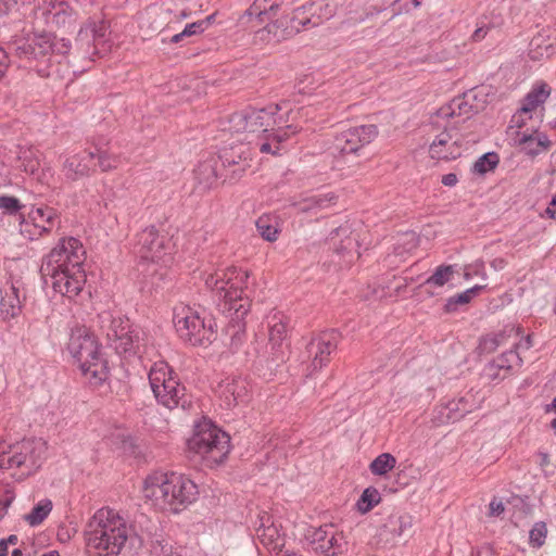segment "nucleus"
<instances>
[{
	"instance_id": "f257e3e1",
	"label": "nucleus",
	"mask_w": 556,
	"mask_h": 556,
	"mask_svg": "<svg viewBox=\"0 0 556 556\" xmlns=\"http://www.w3.org/2000/svg\"><path fill=\"white\" fill-rule=\"evenodd\" d=\"M249 274L236 267L217 270L205 278V285L218 296L219 311L230 317L225 329L229 337V348L237 352L245 339L244 316L250 311V300L243 295V288L248 286Z\"/></svg>"
},
{
	"instance_id": "f03ea898",
	"label": "nucleus",
	"mask_w": 556,
	"mask_h": 556,
	"mask_svg": "<svg viewBox=\"0 0 556 556\" xmlns=\"http://www.w3.org/2000/svg\"><path fill=\"white\" fill-rule=\"evenodd\" d=\"M85 254L78 239H61L42 258L40 273L45 283H50L55 292L68 299L77 296L86 283Z\"/></svg>"
},
{
	"instance_id": "7ed1b4c3",
	"label": "nucleus",
	"mask_w": 556,
	"mask_h": 556,
	"mask_svg": "<svg viewBox=\"0 0 556 556\" xmlns=\"http://www.w3.org/2000/svg\"><path fill=\"white\" fill-rule=\"evenodd\" d=\"M134 528L138 529L136 521L128 526L114 509L103 507L88 520L84 529L85 542L98 556H118L127 540L135 538Z\"/></svg>"
},
{
	"instance_id": "20e7f679",
	"label": "nucleus",
	"mask_w": 556,
	"mask_h": 556,
	"mask_svg": "<svg viewBox=\"0 0 556 556\" xmlns=\"http://www.w3.org/2000/svg\"><path fill=\"white\" fill-rule=\"evenodd\" d=\"M143 496L156 509L179 513L192 504L199 494L197 484L177 472H154L143 484Z\"/></svg>"
},
{
	"instance_id": "39448f33",
	"label": "nucleus",
	"mask_w": 556,
	"mask_h": 556,
	"mask_svg": "<svg viewBox=\"0 0 556 556\" xmlns=\"http://www.w3.org/2000/svg\"><path fill=\"white\" fill-rule=\"evenodd\" d=\"M67 350L90 384L99 386L108 379V363L102 357L100 345L89 329L86 327L74 328Z\"/></svg>"
},
{
	"instance_id": "423d86ee",
	"label": "nucleus",
	"mask_w": 556,
	"mask_h": 556,
	"mask_svg": "<svg viewBox=\"0 0 556 556\" xmlns=\"http://www.w3.org/2000/svg\"><path fill=\"white\" fill-rule=\"evenodd\" d=\"M188 447L199 455L207 467L223 464L230 452V437L211 420L203 418L194 425Z\"/></svg>"
},
{
	"instance_id": "0eeeda50",
	"label": "nucleus",
	"mask_w": 556,
	"mask_h": 556,
	"mask_svg": "<svg viewBox=\"0 0 556 556\" xmlns=\"http://www.w3.org/2000/svg\"><path fill=\"white\" fill-rule=\"evenodd\" d=\"M149 383L157 403L164 407L187 409L191 406V396L186 387L166 362L159 361L151 366Z\"/></svg>"
},
{
	"instance_id": "6e6552de",
	"label": "nucleus",
	"mask_w": 556,
	"mask_h": 556,
	"mask_svg": "<svg viewBox=\"0 0 556 556\" xmlns=\"http://www.w3.org/2000/svg\"><path fill=\"white\" fill-rule=\"evenodd\" d=\"M46 450L41 439H24L12 444L0 441V469H20L22 476H29L41 466Z\"/></svg>"
},
{
	"instance_id": "1a4fd4ad",
	"label": "nucleus",
	"mask_w": 556,
	"mask_h": 556,
	"mask_svg": "<svg viewBox=\"0 0 556 556\" xmlns=\"http://www.w3.org/2000/svg\"><path fill=\"white\" fill-rule=\"evenodd\" d=\"M173 323L179 338L192 346L207 345L215 339L213 319L201 316L198 309L184 303L174 307Z\"/></svg>"
},
{
	"instance_id": "9d476101",
	"label": "nucleus",
	"mask_w": 556,
	"mask_h": 556,
	"mask_svg": "<svg viewBox=\"0 0 556 556\" xmlns=\"http://www.w3.org/2000/svg\"><path fill=\"white\" fill-rule=\"evenodd\" d=\"M109 26L105 21H87L78 30L74 46L71 45L73 61L93 62L96 56L102 58L111 50L108 39Z\"/></svg>"
},
{
	"instance_id": "9b49d317",
	"label": "nucleus",
	"mask_w": 556,
	"mask_h": 556,
	"mask_svg": "<svg viewBox=\"0 0 556 556\" xmlns=\"http://www.w3.org/2000/svg\"><path fill=\"white\" fill-rule=\"evenodd\" d=\"M281 108L278 104H269L262 109H245L231 114L228 118V130L232 134L264 135L269 131V127L282 123V115L279 114Z\"/></svg>"
},
{
	"instance_id": "f8f14e48",
	"label": "nucleus",
	"mask_w": 556,
	"mask_h": 556,
	"mask_svg": "<svg viewBox=\"0 0 556 556\" xmlns=\"http://www.w3.org/2000/svg\"><path fill=\"white\" fill-rule=\"evenodd\" d=\"M9 49L21 59L43 60L51 53L68 54L71 41L65 38L58 39L50 34H40L15 39Z\"/></svg>"
},
{
	"instance_id": "ddd939ff",
	"label": "nucleus",
	"mask_w": 556,
	"mask_h": 556,
	"mask_svg": "<svg viewBox=\"0 0 556 556\" xmlns=\"http://www.w3.org/2000/svg\"><path fill=\"white\" fill-rule=\"evenodd\" d=\"M61 225L60 212L47 204L31 205L22 219L20 233L28 240H36L49 235Z\"/></svg>"
},
{
	"instance_id": "4468645a",
	"label": "nucleus",
	"mask_w": 556,
	"mask_h": 556,
	"mask_svg": "<svg viewBox=\"0 0 556 556\" xmlns=\"http://www.w3.org/2000/svg\"><path fill=\"white\" fill-rule=\"evenodd\" d=\"M218 160L222 162L225 180L238 181L251 166V149L247 143L225 146L219 150Z\"/></svg>"
},
{
	"instance_id": "2eb2a0df",
	"label": "nucleus",
	"mask_w": 556,
	"mask_h": 556,
	"mask_svg": "<svg viewBox=\"0 0 556 556\" xmlns=\"http://www.w3.org/2000/svg\"><path fill=\"white\" fill-rule=\"evenodd\" d=\"M309 544L313 551L323 556H345L349 551L345 535L333 525L314 529L309 534Z\"/></svg>"
},
{
	"instance_id": "dca6fc26",
	"label": "nucleus",
	"mask_w": 556,
	"mask_h": 556,
	"mask_svg": "<svg viewBox=\"0 0 556 556\" xmlns=\"http://www.w3.org/2000/svg\"><path fill=\"white\" fill-rule=\"evenodd\" d=\"M167 243L166 236L161 235L154 226H150L136 236L134 253L141 261L156 263L167 255Z\"/></svg>"
},
{
	"instance_id": "f3484780",
	"label": "nucleus",
	"mask_w": 556,
	"mask_h": 556,
	"mask_svg": "<svg viewBox=\"0 0 556 556\" xmlns=\"http://www.w3.org/2000/svg\"><path fill=\"white\" fill-rule=\"evenodd\" d=\"M378 136L376 125H361L349 128L334 137L333 147L341 154L358 152Z\"/></svg>"
},
{
	"instance_id": "a211bd4d",
	"label": "nucleus",
	"mask_w": 556,
	"mask_h": 556,
	"mask_svg": "<svg viewBox=\"0 0 556 556\" xmlns=\"http://www.w3.org/2000/svg\"><path fill=\"white\" fill-rule=\"evenodd\" d=\"M464 138L455 128L444 126L429 147V155L433 160L450 161L459 157L463 153Z\"/></svg>"
},
{
	"instance_id": "6ab92c4d",
	"label": "nucleus",
	"mask_w": 556,
	"mask_h": 556,
	"mask_svg": "<svg viewBox=\"0 0 556 556\" xmlns=\"http://www.w3.org/2000/svg\"><path fill=\"white\" fill-rule=\"evenodd\" d=\"M340 339V332L330 329L318 333L309 341L307 352L312 357L314 370L321 369L330 362V355L337 350Z\"/></svg>"
},
{
	"instance_id": "aec40b11",
	"label": "nucleus",
	"mask_w": 556,
	"mask_h": 556,
	"mask_svg": "<svg viewBox=\"0 0 556 556\" xmlns=\"http://www.w3.org/2000/svg\"><path fill=\"white\" fill-rule=\"evenodd\" d=\"M106 338L118 354L135 352L139 340L138 332L131 329L129 319L121 316L111 319Z\"/></svg>"
},
{
	"instance_id": "412c9836",
	"label": "nucleus",
	"mask_w": 556,
	"mask_h": 556,
	"mask_svg": "<svg viewBox=\"0 0 556 556\" xmlns=\"http://www.w3.org/2000/svg\"><path fill=\"white\" fill-rule=\"evenodd\" d=\"M136 523H138V529L134 528V536L139 540L140 544L150 540L152 553L157 556L173 555L174 547L169 540L156 534L157 526L144 514L136 517Z\"/></svg>"
},
{
	"instance_id": "4be33fe9",
	"label": "nucleus",
	"mask_w": 556,
	"mask_h": 556,
	"mask_svg": "<svg viewBox=\"0 0 556 556\" xmlns=\"http://www.w3.org/2000/svg\"><path fill=\"white\" fill-rule=\"evenodd\" d=\"M61 172L70 182L87 178L96 172V154L87 150L72 154L64 160Z\"/></svg>"
},
{
	"instance_id": "5701e85b",
	"label": "nucleus",
	"mask_w": 556,
	"mask_h": 556,
	"mask_svg": "<svg viewBox=\"0 0 556 556\" xmlns=\"http://www.w3.org/2000/svg\"><path fill=\"white\" fill-rule=\"evenodd\" d=\"M329 241L334 252L343 257L346 264L358 258V241L356 236L353 235V230L349 224L341 225L333 229L329 235Z\"/></svg>"
},
{
	"instance_id": "b1692460",
	"label": "nucleus",
	"mask_w": 556,
	"mask_h": 556,
	"mask_svg": "<svg viewBox=\"0 0 556 556\" xmlns=\"http://www.w3.org/2000/svg\"><path fill=\"white\" fill-rule=\"evenodd\" d=\"M27 205L11 194H0V229L10 231V228L21 231L22 219H25Z\"/></svg>"
},
{
	"instance_id": "393cba45",
	"label": "nucleus",
	"mask_w": 556,
	"mask_h": 556,
	"mask_svg": "<svg viewBox=\"0 0 556 556\" xmlns=\"http://www.w3.org/2000/svg\"><path fill=\"white\" fill-rule=\"evenodd\" d=\"M470 98H476V94L473 92H465L462 97L453 99L437 111V116L443 119L463 117V121H466L473 114L486 109V104H471Z\"/></svg>"
},
{
	"instance_id": "a878e982",
	"label": "nucleus",
	"mask_w": 556,
	"mask_h": 556,
	"mask_svg": "<svg viewBox=\"0 0 556 556\" xmlns=\"http://www.w3.org/2000/svg\"><path fill=\"white\" fill-rule=\"evenodd\" d=\"M257 539L261 544L276 556L282 553L285 546V536L280 533V529L273 521V517L267 513L260 515V523L256 527Z\"/></svg>"
},
{
	"instance_id": "bb28decb",
	"label": "nucleus",
	"mask_w": 556,
	"mask_h": 556,
	"mask_svg": "<svg viewBox=\"0 0 556 556\" xmlns=\"http://www.w3.org/2000/svg\"><path fill=\"white\" fill-rule=\"evenodd\" d=\"M36 18H41L50 28H64L74 22V12L64 1H50L48 7L36 11Z\"/></svg>"
},
{
	"instance_id": "cd10ccee",
	"label": "nucleus",
	"mask_w": 556,
	"mask_h": 556,
	"mask_svg": "<svg viewBox=\"0 0 556 556\" xmlns=\"http://www.w3.org/2000/svg\"><path fill=\"white\" fill-rule=\"evenodd\" d=\"M217 393L226 408L248 400V382L241 377H228L219 382Z\"/></svg>"
},
{
	"instance_id": "c85d7f7f",
	"label": "nucleus",
	"mask_w": 556,
	"mask_h": 556,
	"mask_svg": "<svg viewBox=\"0 0 556 556\" xmlns=\"http://www.w3.org/2000/svg\"><path fill=\"white\" fill-rule=\"evenodd\" d=\"M307 114L308 109L301 108L296 111L290 110L286 117L282 115L281 124H276L275 126L269 127L268 135L271 140L280 147L283 141L288 140L292 135L298 134L302 129V126L295 123V121L300 117L307 116Z\"/></svg>"
},
{
	"instance_id": "c756f323",
	"label": "nucleus",
	"mask_w": 556,
	"mask_h": 556,
	"mask_svg": "<svg viewBox=\"0 0 556 556\" xmlns=\"http://www.w3.org/2000/svg\"><path fill=\"white\" fill-rule=\"evenodd\" d=\"M511 146L520 147L521 151L529 156H536L549 150L552 141L545 132L539 129L525 130V135L510 141Z\"/></svg>"
},
{
	"instance_id": "7c9ffc66",
	"label": "nucleus",
	"mask_w": 556,
	"mask_h": 556,
	"mask_svg": "<svg viewBox=\"0 0 556 556\" xmlns=\"http://www.w3.org/2000/svg\"><path fill=\"white\" fill-rule=\"evenodd\" d=\"M536 112H532L525 105L520 104V108L513 114L508 127L506 129L507 138L510 141L525 135V130L536 129L533 117Z\"/></svg>"
},
{
	"instance_id": "2f4dec72",
	"label": "nucleus",
	"mask_w": 556,
	"mask_h": 556,
	"mask_svg": "<svg viewBox=\"0 0 556 556\" xmlns=\"http://www.w3.org/2000/svg\"><path fill=\"white\" fill-rule=\"evenodd\" d=\"M520 357L516 351L509 349L489 363V380L500 381L508 377L511 368L520 364Z\"/></svg>"
},
{
	"instance_id": "473e14b6",
	"label": "nucleus",
	"mask_w": 556,
	"mask_h": 556,
	"mask_svg": "<svg viewBox=\"0 0 556 556\" xmlns=\"http://www.w3.org/2000/svg\"><path fill=\"white\" fill-rule=\"evenodd\" d=\"M0 311L5 319L15 318L21 314L22 299L17 282L7 283L1 290Z\"/></svg>"
},
{
	"instance_id": "72a5a7b5",
	"label": "nucleus",
	"mask_w": 556,
	"mask_h": 556,
	"mask_svg": "<svg viewBox=\"0 0 556 556\" xmlns=\"http://www.w3.org/2000/svg\"><path fill=\"white\" fill-rule=\"evenodd\" d=\"M338 197L333 192L316 193L305 197L293 205L299 213L318 214L337 203Z\"/></svg>"
},
{
	"instance_id": "f704fd0d",
	"label": "nucleus",
	"mask_w": 556,
	"mask_h": 556,
	"mask_svg": "<svg viewBox=\"0 0 556 556\" xmlns=\"http://www.w3.org/2000/svg\"><path fill=\"white\" fill-rule=\"evenodd\" d=\"M217 161L215 159H207L198 164L193 170L197 188L205 192L216 186L218 177H222L217 172Z\"/></svg>"
},
{
	"instance_id": "c9c22d12",
	"label": "nucleus",
	"mask_w": 556,
	"mask_h": 556,
	"mask_svg": "<svg viewBox=\"0 0 556 556\" xmlns=\"http://www.w3.org/2000/svg\"><path fill=\"white\" fill-rule=\"evenodd\" d=\"M413 533V517L409 514H392L381 528L380 535L409 536Z\"/></svg>"
},
{
	"instance_id": "e433bc0d",
	"label": "nucleus",
	"mask_w": 556,
	"mask_h": 556,
	"mask_svg": "<svg viewBox=\"0 0 556 556\" xmlns=\"http://www.w3.org/2000/svg\"><path fill=\"white\" fill-rule=\"evenodd\" d=\"M551 93L552 88L547 83L543 80L535 81L530 91L522 99L521 104L532 112L538 113L539 110H543V105Z\"/></svg>"
},
{
	"instance_id": "4c0bfd02",
	"label": "nucleus",
	"mask_w": 556,
	"mask_h": 556,
	"mask_svg": "<svg viewBox=\"0 0 556 556\" xmlns=\"http://www.w3.org/2000/svg\"><path fill=\"white\" fill-rule=\"evenodd\" d=\"M269 327V343L273 349V361H283V355L279 354V348L287 337V325L282 320V316L275 314L268 324Z\"/></svg>"
},
{
	"instance_id": "58836bf2",
	"label": "nucleus",
	"mask_w": 556,
	"mask_h": 556,
	"mask_svg": "<svg viewBox=\"0 0 556 556\" xmlns=\"http://www.w3.org/2000/svg\"><path fill=\"white\" fill-rule=\"evenodd\" d=\"M285 2V0H254L245 13L249 16H256L261 22L271 21L278 15Z\"/></svg>"
},
{
	"instance_id": "ea45409f",
	"label": "nucleus",
	"mask_w": 556,
	"mask_h": 556,
	"mask_svg": "<svg viewBox=\"0 0 556 556\" xmlns=\"http://www.w3.org/2000/svg\"><path fill=\"white\" fill-rule=\"evenodd\" d=\"M256 229L263 239L274 242L278 239L279 219L277 216L264 214L255 223Z\"/></svg>"
},
{
	"instance_id": "a19ab883",
	"label": "nucleus",
	"mask_w": 556,
	"mask_h": 556,
	"mask_svg": "<svg viewBox=\"0 0 556 556\" xmlns=\"http://www.w3.org/2000/svg\"><path fill=\"white\" fill-rule=\"evenodd\" d=\"M52 507V501L49 498H43L39 501L27 515L24 516V519L31 527L39 526L49 516Z\"/></svg>"
},
{
	"instance_id": "79ce46f5",
	"label": "nucleus",
	"mask_w": 556,
	"mask_h": 556,
	"mask_svg": "<svg viewBox=\"0 0 556 556\" xmlns=\"http://www.w3.org/2000/svg\"><path fill=\"white\" fill-rule=\"evenodd\" d=\"M396 465V458L390 453L378 455L369 465V469L375 476H384Z\"/></svg>"
},
{
	"instance_id": "37998d69",
	"label": "nucleus",
	"mask_w": 556,
	"mask_h": 556,
	"mask_svg": "<svg viewBox=\"0 0 556 556\" xmlns=\"http://www.w3.org/2000/svg\"><path fill=\"white\" fill-rule=\"evenodd\" d=\"M454 273V266L441 265L425 280L424 286L443 287L453 278Z\"/></svg>"
},
{
	"instance_id": "c03bdc74",
	"label": "nucleus",
	"mask_w": 556,
	"mask_h": 556,
	"mask_svg": "<svg viewBox=\"0 0 556 556\" xmlns=\"http://www.w3.org/2000/svg\"><path fill=\"white\" fill-rule=\"evenodd\" d=\"M381 501V495L379 491L372 486L367 488L363 491L359 500L357 501V508L361 513H368L379 504Z\"/></svg>"
},
{
	"instance_id": "a18cd8bd",
	"label": "nucleus",
	"mask_w": 556,
	"mask_h": 556,
	"mask_svg": "<svg viewBox=\"0 0 556 556\" xmlns=\"http://www.w3.org/2000/svg\"><path fill=\"white\" fill-rule=\"evenodd\" d=\"M480 289H481V287H473V288L467 289L466 291H464L457 295L451 296L450 299H447V301L444 305V311L446 313L455 312L457 309L458 305H464V304L469 303Z\"/></svg>"
},
{
	"instance_id": "49530a36",
	"label": "nucleus",
	"mask_w": 556,
	"mask_h": 556,
	"mask_svg": "<svg viewBox=\"0 0 556 556\" xmlns=\"http://www.w3.org/2000/svg\"><path fill=\"white\" fill-rule=\"evenodd\" d=\"M96 166L98 165L101 172H110L117 168L119 164V156L109 153L108 150L96 149Z\"/></svg>"
},
{
	"instance_id": "de8ad7c7",
	"label": "nucleus",
	"mask_w": 556,
	"mask_h": 556,
	"mask_svg": "<svg viewBox=\"0 0 556 556\" xmlns=\"http://www.w3.org/2000/svg\"><path fill=\"white\" fill-rule=\"evenodd\" d=\"M320 18L313 20L305 15V8H300L294 11V14L290 21V27L292 30L299 33L301 29H307L309 26L315 27L319 24Z\"/></svg>"
},
{
	"instance_id": "09e8293b",
	"label": "nucleus",
	"mask_w": 556,
	"mask_h": 556,
	"mask_svg": "<svg viewBox=\"0 0 556 556\" xmlns=\"http://www.w3.org/2000/svg\"><path fill=\"white\" fill-rule=\"evenodd\" d=\"M546 536V523L543 521H538L533 525L529 532V544L534 548H539L545 543Z\"/></svg>"
},
{
	"instance_id": "8fccbe9b",
	"label": "nucleus",
	"mask_w": 556,
	"mask_h": 556,
	"mask_svg": "<svg viewBox=\"0 0 556 556\" xmlns=\"http://www.w3.org/2000/svg\"><path fill=\"white\" fill-rule=\"evenodd\" d=\"M258 141L256 144L258 146V149L262 153H267L271 155H278L280 152V147L275 143V141L271 140L270 136L267 134L258 135L257 136Z\"/></svg>"
},
{
	"instance_id": "3c124183",
	"label": "nucleus",
	"mask_w": 556,
	"mask_h": 556,
	"mask_svg": "<svg viewBox=\"0 0 556 556\" xmlns=\"http://www.w3.org/2000/svg\"><path fill=\"white\" fill-rule=\"evenodd\" d=\"M417 247L415 233H405L401 237L399 245L394 248L396 255H403L404 252H408Z\"/></svg>"
},
{
	"instance_id": "603ef678",
	"label": "nucleus",
	"mask_w": 556,
	"mask_h": 556,
	"mask_svg": "<svg viewBox=\"0 0 556 556\" xmlns=\"http://www.w3.org/2000/svg\"><path fill=\"white\" fill-rule=\"evenodd\" d=\"M471 179H483L486 174V153L482 154L470 168Z\"/></svg>"
},
{
	"instance_id": "864d4df0",
	"label": "nucleus",
	"mask_w": 556,
	"mask_h": 556,
	"mask_svg": "<svg viewBox=\"0 0 556 556\" xmlns=\"http://www.w3.org/2000/svg\"><path fill=\"white\" fill-rule=\"evenodd\" d=\"M465 401H466L465 399H460L458 402H450L448 403V405L445 407V409L448 410L447 416H446L447 420L455 421L458 417H463L466 413L469 412L467 409H463L459 415H454V416L451 415L452 413L460 410L459 405L463 404Z\"/></svg>"
},
{
	"instance_id": "5fc2aeb1",
	"label": "nucleus",
	"mask_w": 556,
	"mask_h": 556,
	"mask_svg": "<svg viewBox=\"0 0 556 556\" xmlns=\"http://www.w3.org/2000/svg\"><path fill=\"white\" fill-rule=\"evenodd\" d=\"M204 29H205V22H200V21L188 24L184 28L185 34H187L188 36L203 33Z\"/></svg>"
},
{
	"instance_id": "6e6d98bb",
	"label": "nucleus",
	"mask_w": 556,
	"mask_h": 556,
	"mask_svg": "<svg viewBox=\"0 0 556 556\" xmlns=\"http://www.w3.org/2000/svg\"><path fill=\"white\" fill-rule=\"evenodd\" d=\"M505 510L504 503L502 501H497L493 498L489 503V514L493 516H500Z\"/></svg>"
},
{
	"instance_id": "4d7b16f0",
	"label": "nucleus",
	"mask_w": 556,
	"mask_h": 556,
	"mask_svg": "<svg viewBox=\"0 0 556 556\" xmlns=\"http://www.w3.org/2000/svg\"><path fill=\"white\" fill-rule=\"evenodd\" d=\"M468 92H473L476 98H470L471 104H486V93L483 92V89L473 88Z\"/></svg>"
},
{
	"instance_id": "13d9d810",
	"label": "nucleus",
	"mask_w": 556,
	"mask_h": 556,
	"mask_svg": "<svg viewBox=\"0 0 556 556\" xmlns=\"http://www.w3.org/2000/svg\"><path fill=\"white\" fill-rule=\"evenodd\" d=\"M17 4V0H0V16L9 14Z\"/></svg>"
},
{
	"instance_id": "bf43d9fd",
	"label": "nucleus",
	"mask_w": 556,
	"mask_h": 556,
	"mask_svg": "<svg viewBox=\"0 0 556 556\" xmlns=\"http://www.w3.org/2000/svg\"><path fill=\"white\" fill-rule=\"evenodd\" d=\"M542 217H548L552 219H556V194L549 201L547 207L545 208Z\"/></svg>"
},
{
	"instance_id": "052dcab7",
	"label": "nucleus",
	"mask_w": 556,
	"mask_h": 556,
	"mask_svg": "<svg viewBox=\"0 0 556 556\" xmlns=\"http://www.w3.org/2000/svg\"><path fill=\"white\" fill-rule=\"evenodd\" d=\"M441 182L446 187H454L458 182V177L454 173H448L442 176Z\"/></svg>"
},
{
	"instance_id": "680f3d73",
	"label": "nucleus",
	"mask_w": 556,
	"mask_h": 556,
	"mask_svg": "<svg viewBox=\"0 0 556 556\" xmlns=\"http://www.w3.org/2000/svg\"><path fill=\"white\" fill-rule=\"evenodd\" d=\"M280 24L282 25V22H280ZM279 28V21H275V22H271V23H268L265 27V29L267 30L268 34H273L274 37L277 39V40H280V38H282L281 36H278L277 35V29Z\"/></svg>"
},
{
	"instance_id": "e2e57ef3",
	"label": "nucleus",
	"mask_w": 556,
	"mask_h": 556,
	"mask_svg": "<svg viewBox=\"0 0 556 556\" xmlns=\"http://www.w3.org/2000/svg\"><path fill=\"white\" fill-rule=\"evenodd\" d=\"M511 301H513L511 294L505 292L501 296V304L494 303V300H492V302L490 304L493 305V308H500L501 306H504V305L510 303Z\"/></svg>"
},
{
	"instance_id": "0e129e2a",
	"label": "nucleus",
	"mask_w": 556,
	"mask_h": 556,
	"mask_svg": "<svg viewBox=\"0 0 556 556\" xmlns=\"http://www.w3.org/2000/svg\"><path fill=\"white\" fill-rule=\"evenodd\" d=\"M500 163V156L494 152H489V172L493 170Z\"/></svg>"
},
{
	"instance_id": "69168bd1",
	"label": "nucleus",
	"mask_w": 556,
	"mask_h": 556,
	"mask_svg": "<svg viewBox=\"0 0 556 556\" xmlns=\"http://www.w3.org/2000/svg\"><path fill=\"white\" fill-rule=\"evenodd\" d=\"M486 35V31L483 30V27H478L475 33L472 34V40L479 41L483 39Z\"/></svg>"
},
{
	"instance_id": "338daca9",
	"label": "nucleus",
	"mask_w": 556,
	"mask_h": 556,
	"mask_svg": "<svg viewBox=\"0 0 556 556\" xmlns=\"http://www.w3.org/2000/svg\"><path fill=\"white\" fill-rule=\"evenodd\" d=\"M513 331H514V328H513V327H510L508 330H505L503 333H501V334L498 336V337L501 338V340H500V339H497V338H495V339L493 340V343H494L496 346H498V345L501 344L502 340H503L505 337H509V336H510V333H513Z\"/></svg>"
},
{
	"instance_id": "774afa93",
	"label": "nucleus",
	"mask_w": 556,
	"mask_h": 556,
	"mask_svg": "<svg viewBox=\"0 0 556 556\" xmlns=\"http://www.w3.org/2000/svg\"><path fill=\"white\" fill-rule=\"evenodd\" d=\"M491 265L494 269L500 270L505 267L506 262L503 258H495Z\"/></svg>"
}]
</instances>
